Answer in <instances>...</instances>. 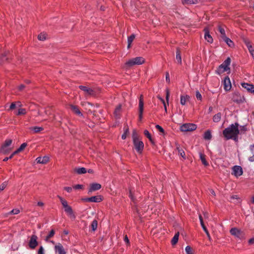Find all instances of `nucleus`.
I'll list each match as a JSON object with an SVG mask.
<instances>
[{
    "label": "nucleus",
    "mask_w": 254,
    "mask_h": 254,
    "mask_svg": "<svg viewBox=\"0 0 254 254\" xmlns=\"http://www.w3.org/2000/svg\"><path fill=\"white\" fill-rule=\"evenodd\" d=\"M6 185H7L6 182H4L3 183H2L0 187V191L2 190H4L5 189V188L6 187Z\"/></svg>",
    "instance_id": "nucleus-53"
},
{
    "label": "nucleus",
    "mask_w": 254,
    "mask_h": 254,
    "mask_svg": "<svg viewBox=\"0 0 254 254\" xmlns=\"http://www.w3.org/2000/svg\"><path fill=\"white\" fill-rule=\"evenodd\" d=\"M44 250L42 246H41L38 251V254H44Z\"/></svg>",
    "instance_id": "nucleus-51"
},
{
    "label": "nucleus",
    "mask_w": 254,
    "mask_h": 254,
    "mask_svg": "<svg viewBox=\"0 0 254 254\" xmlns=\"http://www.w3.org/2000/svg\"><path fill=\"white\" fill-rule=\"evenodd\" d=\"M176 59L178 64H182L181 53L179 48H177Z\"/></svg>",
    "instance_id": "nucleus-26"
},
{
    "label": "nucleus",
    "mask_w": 254,
    "mask_h": 254,
    "mask_svg": "<svg viewBox=\"0 0 254 254\" xmlns=\"http://www.w3.org/2000/svg\"><path fill=\"white\" fill-rule=\"evenodd\" d=\"M61 203L62 204V205L64 207V208L67 207V206H68L67 201L65 200V199L64 200H62Z\"/></svg>",
    "instance_id": "nucleus-52"
},
{
    "label": "nucleus",
    "mask_w": 254,
    "mask_h": 254,
    "mask_svg": "<svg viewBox=\"0 0 254 254\" xmlns=\"http://www.w3.org/2000/svg\"><path fill=\"white\" fill-rule=\"evenodd\" d=\"M199 220H200L201 226L203 230H204V231L206 233V234L208 239L209 240H211V237H210V234H209V232H208L206 227H205V225L204 224V222H203V219H202V217L201 216V215L200 214L199 215Z\"/></svg>",
    "instance_id": "nucleus-21"
},
{
    "label": "nucleus",
    "mask_w": 254,
    "mask_h": 254,
    "mask_svg": "<svg viewBox=\"0 0 254 254\" xmlns=\"http://www.w3.org/2000/svg\"><path fill=\"white\" fill-rule=\"evenodd\" d=\"M238 123L232 124L223 131V134L226 139H233L236 140L239 133Z\"/></svg>",
    "instance_id": "nucleus-1"
},
{
    "label": "nucleus",
    "mask_w": 254,
    "mask_h": 254,
    "mask_svg": "<svg viewBox=\"0 0 254 254\" xmlns=\"http://www.w3.org/2000/svg\"><path fill=\"white\" fill-rule=\"evenodd\" d=\"M38 237L35 235H32L29 242V246L30 249H34L38 245L37 241Z\"/></svg>",
    "instance_id": "nucleus-7"
},
{
    "label": "nucleus",
    "mask_w": 254,
    "mask_h": 254,
    "mask_svg": "<svg viewBox=\"0 0 254 254\" xmlns=\"http://www.w3.org/2000/svg\"><path fill=\"white\" fill-rule=\"evenodd\" d=\"M221 118V113H219L215 115L213 117V120L214 122L217 123L220 121Z\"/></svg>",
    "instance_id": "nucleus-37"
},
{
    "label": "nucleus",
    "mask_w": 254,
    "mask_h": 254,
    "mask_svg": "<svg viewBox=\"0 0 254 254\" xmlns=\"http://www.w3.org/2000/svg\"><path fill=\"white\" fill-rule=\"evenodd\" d=\"M124 241L127 244H128L129 243V240L127 237V236H125L124 238Z\"/></svg>",
    "instance_id": "nucleus-62"
},
{
    "label": "nucleus",
    "mask_w": 254,
    "mask_h": 254,
    "mask_svg": "<svg viewBox=\"0 0 254 254\" xmlns=\"http://www.w3.org/2000/svg\"><path fill=\"white\" fill-rule=\"evenodd\" d=\"M143 105V96L142 95H141L139 101V118L140 120L142 118Z\"/></svg>",
    "instance_id": "nucleus-12"
},
{
    "label": "nucleus",
    "mask_w": 254,
    "mask_h": 254,
    "mask_svg": "<svg viewBox=\"0 0 254 254\" xmlns=\"http://www.w3.org/2000/svg\"><path fill=\"white\" fill-rule=\"evenodd\" d=\"M218 31H219V32L221 34V37L222 39L226 37V34H225V31L223 28H222V27L219 26L218 27Z\"/></svg>",
    "instance_id": "nucleus-36"
},
{
    "label": "nucleus",
    "mask_w": 254,
    "mask_h": 254,
    "mask_svg": "<svg viewBox=\"0 0 254 254\" xmlns=\"http://www.w3.org/2000/svg\"><path fill=\"white\" fill-rule=\"evenodd\" d=\"M74 172L77 174H85L87 172V170L85 168L81 167V168H75L74 169Z\"/></svg>",
    "instance_id": "nucleus-25"
},
{
    "label": "nucleus",
    "mask_w": 254,
    "mask_h": 254,
    "mask_svg": "<svg viewBox=\"0 0 254 254\" xmlns=\"http://www.w3.org/2000/svg\"><path fill=\"white\" fill-rule=\"evenodd\" d=\"M6 54H4L1 55V57L0 59V63L3 62L4 61L7 60V58H5Z\"/></svg>",
    "instance_id": "nucleus-49"
},
{
    "label": "nucleus",
    "mask_w": 254,
    "mask_h": 254,
    "mask_svg": "<svg viewBox=\"0 0 254 254\" xmlns=\"http://www.w3.org/2000/svg\"><path fill=\"white\" fill-rule=\"evenodd\" d=\"M190 96L188 95H181V104L182 105H185L186 104V102L189 100Z\"/></svg>",
    "instance_id": "nucleus-31"
},
{
    "label": "nucleus",
    "mask_w": 254,
    "mask_h": 254,
    "mask_svg": "<svg viewBox=\"0 0 254 254\" xmlns=\"http://www.w3.org/2000/svg\"><path fill=\"white\" fill-rule=\"evenodd\" d=\"M129 197H130L132 201L134 200V196L131 190L129 191Z\"/></svg>",
    "instance_id": "nucleus-61"
},
{
    "label": "nucleus",
    "mask_w": 254,
    "mask_h": 254,
    "mask_svg": "<svg viewBox=\"0 0 254 254\" xmlns=\"http://www.w3.org/2000/svg\"><path fill=\"white\" fill-rule=\"evenodd\" d=\"M70 108L71 110L75 114L77 115H78L79 116H83L82 113L80 112L79 110V108L78 106L73 105H70Z\"/></svg>",
    "instance_id": "nucleus-23"
},
{
    "label": "nucleus",
    "mask_w": 254,
    "mask_h": 254,
    "mask_svg": "<svg viewBox=\"0 0 254 254\" xmlns=\"http://www.w3.org/2000/svg\"><path fill=\"white\" fill-rule=\"evenodd\" d=\"M86 202H99L102 200L101 195L93 196L90 197L85 198L83 199Z\"/></svg>",
    "instance_id": "nucleus-13"
},
{
    "label": "nucleus",
    "mask_w": 254,
    "mask_h": 254,
    "mask_svg": "<svg viewBox=\"0 0 254 254\" xmlns=\"http://www.w3.org/2000/svg\"><path fill=\"white\" fill-rule=\"evenodd\" d=\"M20 151H18V149H17L16 150H15L14 152H13L10 155V158H12L13 156L18 153L20 152Z\"/></svg>",
    "instance_id": "nucleus-58"
},
{
    "label": "nucleus",
    "mask_w": 254,
    "mask_h": 254,
    "mask_svg": "<svg viewBox=\"0 0 254 254\" xmlns=\"http://www.w3.org/2000/svg\"><path fill=\"white\" fill-rule=\"evenodd\" d=\"M250 149L251 153L252 154V156H250L249 158V160L250 162H254V144L251 145L250 146Z\"/></svg>",
    "instance_id": "nucleus-29"
},
{
    "label": "nucleus",
    "mask_w": 254,
    "mask_h": 254,
    "mask_svg": "<svg viewBox=\"0 0 254 254\" xmlns=\"http://www.w3.org/2000/svg\"><path fill=\"white\" fill-rule=\"evenodd\" d=\"M11 139H6L0 149V152L6 154L8 152L7 147L11 144Z\"/></svg>",
    "instance_id": "nucleus-8"
},
{
    "label": "nucleus",
    "mask_w": 254,
    "mask_h": 254,
    "mask_svg": "<svg viewBox=\"0 0 254 254\" xmlns=\"http://www.w3.org/2000/svg\"><path fill=\"white\" fill-rule=\"evenodd\" d=\"M249 243L250 244H254V238H252V239H250L249 241Z\"/></svg>",
    "instance_id": "nucleus-63"
},
{
    "label": "nucleus",
    "mask_w": 254,
    "mask_h": 254,
    "mask_svg": "<svg viewBox=\"0 0 254 254\" xmlns=\"http://www.w3.org/2000/svg\"><path fill=\"white\" fill-rule=\"evenodd\" d=\"M230 232L232 235L239 239H241L243 237V233L236 228H232L230 230Z\"/></svg>",
    "instance_id": "nucleus-9"
},
{
    "label": "nucleus",
    "mask_w": 254,
    "mask_h": 254,
    "mask_svg": "<svg viewBox=\"0 0 254 254\" xmlns=\"http://www.w3.org/2000/svg\"><path fill=\"white\" fill-rule=\"evenodd\" d=\"M185 251L187 254H193L192 253V249L190 246H187L185 249Z\"/></svg>",
    "instance_id": "nucleus-43"
},
{
    "label": "nucleus",
    "mask_w": 254,
    "mask_h": 254,
    "mask_svg": "<svg viewBox=\"0 0 254 254\" xmlns=\"http://www.w3.org/2000/svg\"><path fill=\"white\" fill-rule=\"evenodd\" d=\"M27 144L26 143H23L18 148V151H22L27 146Z\"/></svg>",
    "instance_id": "nucleus-45"
},
{
    "label": "nucleus",
    "mask_w": 254,
    "mask_h": 254,
    "mask_svg": "<svg viewBox=\"0 0 254 254\" xmlns=\"http://www.w3.org/2000/svg\"><path fill=\"white\" fill-rule=\"evenodd\" d=\"M245 43L248 48L249 52L254 59V47L252 46L251 42L248 40H245Z\"/></svg>",
    "instance_id": "nucleus-18"
},
{
    "label": "nucleus",
    "mask_w": 254,
    "mask_h": 254,
    "mask_svg": "<svg viewBox=\"0 0 254 254\" xmlns=\"http://www.w3.org/2000/svg\"><path fill=\"white\" fill-rule=\"evenodd\" d=\"M55 249L56 253L58 254H66V252L63 245L61 243H58L55 246Z\"/></svg>",
    "instance_id": "nucleus-19"
},
{
    "label": "nucleus",
    "mask_w": 254,
    "mask_h": 254,
    "mask_svg": "<svg viewBox=\"0 0 254 254\" xmlns=\"http://www.w3.org/2000/svg\"><path fill=\"white\" fill-rule=\"evenodd\" d=\"M55 234V231L54 229L51 230L49 234L46 237L45 240L48 242L50 239L52 238Z\"/></svg>",
    "instance_id": "nucleus-35"
},
{
    "label": "nucleus",
    "mask_w": 254,
    "mask_h": 254,
    "mask_svg": "<svg viewBox=\"0 0 254 254\" xmlns=\"http://www.w3.org/2000/svg\"><path fill=\"white\" fill-rule=\"evenodd\" d=\"M79 88L80 89L83 91L85 93L86 91H87V89L89 87L83 85H80L79 86Z\"/></svg>",
    "instance_id": "nucleus-47"
},
{
    "label": "nucleus",
    "mask_w": 254,
    "mask_h": 254,
    "mask_svg": "<svg viewBox=\"0 0 254 254\" xmlns=\"http://www.w3.org/2000/svg\"><path fill=\"white\" fill-rule=\"evenodd\" d=\"M135 35L134 34H131L129 37L127 38V49H129L131 47V44L133 40L135 38Z\"/></svg>",
    "instance_id": "nucleus-30"
},
{
    "label": "nucleus",
    "mask_w": 254,
    "mask_h": 254,
    "mask_svg": "<svg viewBox=\"0 0 254 254\" xmlns=\"http://www.w3.org/2000/svg\"><path fill=\"white\" fill-rule=\"evenodd\" d=\"M166 80L168 83H170V82L169 74L168 72L166 73Z\"/></svg>",
    "instance_id": "nucleus-57"
},
{
    "label": "nucleus",
    "mask_w": 254,
    "mask_h": 254,
    "mask_svg": "<svg viewBox=\"0 0 254 254\" xmlns=\"http://www.w3.org/2000/svg\"><path fill=\"white\" fill-rule=\"evenodd\" d=\"M38 39L40 41H44L46 39V36L44 34L40 33L38 36Z\"/></svg>",
    "instance_id": "nucleus-44"
},
{
    "label": "nucleus",
    "mask_w": 254,
    "mask_h": 254,
    "mask_svg": "<svg viewBox=\"0 0 254 254\" xmlns=\"http://www.w3.org/2000/svg\"><path fill=\"white\" fill-rule=\"evenodd\" d=\"M231 63V59L228 57L227 59L219 66L218 68L216 70L217 73L218 74H220L223 72L227 71L230 69L229 65Z\"/></svg>",
    "instance_id": "nucleus-4"
},
{
    "label": "nucleus",
    "mask_w": 254,
    "mask_h": 254,
    "mask_svg": "<svg viewBox=\"0 0 254 254\" xmlns=\"http://www.w3.org/2000/svg\"><path fill=\"white\" fill-rule=\"evenodd\" d=\"M15 107H16V105H15V103H12L10 106V109L13 110V109H15Z\"/></svg>",
    "instance_id": "nucleus-60"
},
{
    "label": "nucleus",
    "mask_w": 254,
    "mask_h": 254,
    "mask_svg": "<svg viewBox=\"0 0 254 254\" xmlns=\"http://www.w3.org/2000/svg\"><path fill=\"white\" fill-rule=\"evenodd\" d=\"M26 110L24 108H20L18 109V113L16 114L17 115H25L26 114Z\"/></svg>",
    "instance_id": "nucleus-42"
},
{
    "label": "nucleus",
    "mask_w": 254,
    "mask_h": 254,
    "mask_svg": "<svg viewBox=\"0 0 254 254\" xmlns=\"http://www.w3.org/2000/svg\"><path fill=\"white\" fill-rule=\"evenodd\" d=\"M31 130H33L34 133H38L41 131L43 130L44 128L42 127H31L30 128Z\"/></svg>",
    "instance_id": "nucleus-38"
},
{
    "label": "nucleus",
    "mask_w": 254,
    "mask_h": 254,
    "mask_svg": "<svg viewBox=\"0 0 254 254\" xmlns=\"http://www.w3.org/2000/svg\"><path fill=\"white\" fill-rule=\"evenodd\" d=\"M101 188V185L98 183H92L90 184L88 193L89 194L93 191L100 190Z\"/></svg>",
    "instance_id": "nucleus-11"
},
{
    "label": "nucleus",
    "mask_w": 254,
    "mask_h": 254,
    "mask_svg": "<svg viewBox=\"0 0 254 254\" xmlns=\"http://www.w3.org/2000/svg\"><path fill=\"white\" fill-rule=\"evenodd\" d=\"M232 87L231 81L228 76H226L224 80V88L226 91H229Z\"/></svg>",
    "instance_id": "nucleus-17"
},
{
    "label": "nucleus",
    "mask_w": 254,
    "mask_h": 254,
    "mask_svg": "<svg viewBox=\"0 0 254 254\" xmlns=\"http://www.w3.org/2000/svg\"><path fill=\"white\" fill-rule=\"evenodd\" d=\"M73 189L75 190L81 189L83 188V185H76L73 187Z\"/></svg>",
    "instance_id": "nucleus-54"
},
{
    "label": "nucleus",
    "mask_w": 254,
    "mask_h": 254,
    "mask_svg": "<svg viewBox=\"0 0 254 254\" xmlns=\"http://www.w3.org/2000/svg\"><path fill=\"white\" fill-rule=\"evenodd\" d=\"M20 212V211L18 209H13L9 212L10 214H17Z\"/></svg>",
    "instance_id": "nucleus-46"
},
{
    "label": "nucleus",
    "mask_w": 254,
    "mask_h": 254,
    "mask_svg": "<svg viewBox=\"0 0 254 254\" xmlns=\"http://www.w3.org/2000/svg\"><path fill=\"white\" fill-rule=\"evenodd\" d=\"M212 137V135L210 130H207L204 134V138L206 140H210Z\"/></svg>",
    "instance_id": "nucleus-39"
},
{
    "label": "nucleus",
    "mask_w": 254,
    "mask_h": 254,
    "mask_svg": "<svg viewBox=\"0 0 254 254\" xmlns=\"http://www.w3.org/2000/svg\"><path fill=\"white\" fill-rule=\"evenodd\" d=\"M196 128V126L193 124H185L181 127L180 129L182 131H191Z\"/></svg>",
    "instance_id": "nucleus-6"
},
{
    "label": "nucleus",
    "mask_w": 254,
    "mask_h": 254,
    "mask_svg": "<svg viewBox=\"0 0 254 254\" xmlns=\"http://www.w3.org/2000/svg\"><path fill=\"white\" fill-rule=\"evenodd\" d=\"M128 132V129L127 128L126 131H125V132L123 134H122V138L123 139H125L126 138V137H127V133Z\"/></svg>",
    "instance_id": "nucleus-55"
},
{
    "label": "nucleus",
    "mask_w": 254,
    "mask_h": 254,
    "mask_svg": "<svg viewBox=\"0 0 254 254\" xmlns=\"http://www.w3.org/2000/svg\"><path fill=\"white\" fill-rule=\"evenodd\" d=\"M132 139L134 147L138 153H141L144 148V144L138 139V135L135 130L132 132Z\"/></svg>",
    "instance_id": "nucleus-2"
},
{
    "label": "nucleus",
    "mask_w": 254,
    "mask_h": 254,
    "mask_svg": "<svg viewBox=\"0 0 254 254\" xmlns=\"http://www.w3.org/2000/svg\"><path fill=\"white\" fill-rule=\"evenodd\" d=\"M98 226V222L96 220H94L91 224V228L92 231H95L97 228Z\"/></svg>",
    "instance_id": "nucleus-34"
},
{
    "label": "nucleus",
    "mask_w": 254,
    "mask_h": 254,
    "mask_svg": "<svg viewBox=\"0 0 254 254\" xmlns=\"http://www.w3.org/2000/svg\"><path fill=\"white\" fill-rule=\"evenodd\" d=\"M196 97L198 100H202V96L198 91H196Z\"/></svg>",
    "instance_id": "nucleus-48"
},
{
    "label": "nucleus",
    "mask_w": 254,
    "mask_h": 254,
    "mask_svg": "<svg viewBox=\"0 0 254 254\" xmlns=\"http://www.w3.org/2000/svg\"><path fill=\"white\" fill-rule=\"evenodd\" d=\"M156 128L158 129V130L162 133L164 132V129L159 125H157L156 126Z\"/></svg>",
    "instance_id": "nucleus-50"
},
{
    "label": "nucleus",
    "mask_w": 254,
    "mask_h": 254,
    "mask_svg": "<svg viewBox=\"0 0 254 254\" xmlns=\"http://www.w3.org/2000/svg\"><path fill=\"white\" fill-rule=\"evenodd\" d=\"M232 100L237 104H240L246 102L245 98L238 92L233 93Z\"/></svg>",
    "instance_id": "nucleus-5"
},
{
    "label": "nucleus",
    "mask_w": 254,
    "mask_h": 254,
    "mask_svg": "<svg viewBox=\"0 0 254 254\" xmlns=\"http://www.w3.org/2000/svg\"><path fill=\"white\" fill-rule=\"evenodd\" d=\"M199 154L200 159L201 160L202 164L205 166H208V163L205 159V155L204 154H202V153H199Z\"/></svg>",
    "instance_id": "nucleus-28"
},
{
    "label": "nucleus",
    "mask_w": 254,
    "mask_h": 254,
    "mask_svg": "<svg viewBox=\"0 0 254 254\" xmlns=\"http://www.w3.org/2000/svg\"><path fill=\"white\" fill-rule=\"evenodd\" d=\"M169 96H170L169 90L168 89H167L166 90V101L167 102V105H168V101H169Z\"/></svg>",
    "instance_id": "nucleus-56"
},
{
    "label": "nucleus",
    "mask_w": 254,
    "mask_h": 254,
    "mask_svg": "<svg viewBox=\"0 0 254 254\" xmlns=\"http://www.w3.org/2000/svg\"><path fill=\"white\" fill-rule=\"evenodd\" d=\"M86 95L95 97L97 95V91L96 90L91 88H88L87 91L85 92Z\"/></svg>",
    "instance_id": "nucleus-24"
},
{
    "label": "nucleus",
    "mask_w": 254,
    "mask_h": 254,
    "mask_svg": "<svg viewBox=\"0 0 254 254\" xmlns=\"http://www.w3.org/2000/svg\"><path fill=\"white\" fill-rule=\"evenodd\" d=\"M205 32L204 38L209 43H212L213 42V38L209 34V31L207 27H205L204 29Z\"/></svg>",
    "instance_id": "nucleus-20"
},
{
    "label": "nucleus",
    "mask_w": 254,
    "mask_h": 254,
    "mask_svg": "<svg viewBox=\"0 0 254 254\" xmlns=\"http://www.w3.org/2000/svg\"><path fill=\"white\" fill-rule=\"evenodd\" d=\"M223 40L226 43V44L230 47L234 46V44L233 41L228 38L227 36L225 37Z\"/></svg>",
    "instance_id": "nucleus-33"
},
{
    "label": "nucleus",
    "mask_w": 254,
    "mask_h": 254,
    "mask_svg": "<svg viewBox=\"0 0 254 254\" xmlns=\"http://www.w3.org/2000/svg\"><path fill=\"white\" fill-rule=\"evenodd\" d=\"M242 86L246 89L248 92L254 93V85L249 84L248 83L243 82L241 83Z\"/></svg>",
    "instance_id": "nucleus-16"
},
{
    "label": "nucleus",
    "mask_w": 254,
    "mask_h": 254,
    "mask_svg": "<svg viewBox=\"0 0 254 254\" xmlns=\"http://www.w3.org/2000/svg\"><path fill=\"white\" fill-rule=\"evenodd\" d=\"M145 62V60L140 57H136L129 60L125 63V67L126 68H130L135 65H140Z\"/></svg>",
    "instance_id": "nucleus-3"
},
{
    "label": "nucleus",
    "mask_w": 254,
    "mask_h": 254,
    "mask_svg": "<svg viewBox=\"0 0 254 254\" xmlns=\"http://www.w3.org/2000/svg\"><path fill=\"white\" fill-rule=\"evenodd\" d=\"M179 233L178 232L174 235V237L172 239L171 243L172 245H175L177 243L179 239Z\"/></svg>",
    "instance_id": "nucleus-32"
},
{
    "label": "nucleus",
    "mask_w": 254,
    "mask_h": 254,
    "mask_svg": "<svg viewBox=\"0 0 254 254\" xmlns=\"http://www.w3.org/2000/svg\"><path fill=\"white\" fill-rule=\"evenodd\" d=\"M64 210L65 213L69 216L71 219L73 220L75 219L76 216L70 206L68 205L67 206V207H64Z\"/></svg>",
    "instance_id": "nucleus-14"
},
{
    "label": "nucleus",
    "mask_w": 254,
    "mask_h": 254,
    "mask_svg": "<svg viewBox=\"0 0 254 254\" xmlns=\"http://www.w3.org/2000/svg\"><path fill=\"white\" fill-rule=\"evenodd\" d=\"M144 135L149 139V140L152 142H153V140L151 137V134L149 132V131L147 130H145L144 131Z\"/></svg>",
    "instance_id": "nucleus-41"
},
{
    "label": "nucleus",
    "mask_w": 254,
    "mask_h": 254,
    "mask_svg": "<svg viewBox=\"0 0 254 254\" xmlns=\"http://www.w3.org/2000/svg\"><path fill=\"white\" fill-rule=\"evenodd\" d=\"M49 160V158L48 156L39 157L36 159L37 163L45 164H46Z\"/></svg>",
    "instance_id": "nucleus-22"
},
{
    "label": "nucleus",
    "mask_w": 254,
    "mask_h": 254,
    "mask_svg": "<svg viewBox=\"0 0 254 254\" xmlns=\"http://www.w3.org/2000/svg\"><path fill=\"white\" fill-rule=\"evenodd\" d=\"M176 146L179 154H180L184 159H186L185 153L183 149L181 148L180 146L178 144H176Z\"/></svg>",
    "instance_id": "nucleus-27"
},
{
    "label": "nucleus",
    "mask_w": 254,
    "mask_h": 254,
    "mask_svg": "<svg viewBox=\"0 0 254 254\" xmlns=\"http://www.w3.org/2000/svg\"><path fill=\"white\" fill-rule=\"evenodd\" d=\"M25 87V86L23 84H21L19 86V90H23Z\"/></svg>",
    "instance_id": "nucleus-64"
},
{
    "label": "nucleus",
    "mask_w": 254,
    "mask_h": 254,
    "mask_svg": "<svg viewBox=\"0 0 254 254\" xmlns=\"http://www.w3.org/2000/svg\"><path fill=\"white\" fill-rule=\"evenodd\" d=\"M203 0H184L185 2L187 4H195Z\"/></svg>",
    "instance_id": "nucleus-40"
},
{
    "label": "nucleus",
    "mask_w": 254,
    "mask_h": 254,
    "mask_svg": "<svg viewBox=\"0 0 254 254\" xmlns=\"http://www.w3.org/2000/svg\"><path fill=\"white\" fill-rule=\"evenodd\" d=\"M64 190L67 191L68 192H70L72 191V188L69 187H64Z\"/></svg>",
    "instance_id": "nucleus-59"
},
{
    "label": "nucleus",
    "mask_w": 254,
    "mask_h": 254,
    "mask_svg": "<svg viewBox=\"0 0 254 254\" xmlns=\"http://www.w3.org/2000/svg\"><path fill=\"white\" fill-rule=\"evenodd\" d=\"M233 174L236 177L240 176L243 174V170L241 167L235 166L233 167Z\"/></svg>",
    "instance_id": "nucleus-15"
},
{
    "label": "nucleus",
    "mask_w": 254,
    "mask_h": 254,
    "mask_svg": "<svg viewBox=\"0 0 254 254\" xmlns=\"http://www.w3.org/2000/svg\"><path fill=\"white\" fill-rule=\"evenodd\" d=\"M122 105L121 104H119L116 107L115 109L114 115L116 120L120 119L121 118L122 113Z\"/></svg>",
    "instance_id": "nucleus-10"
}]
</instances>
